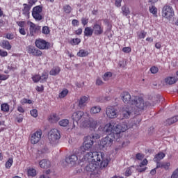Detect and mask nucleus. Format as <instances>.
Returning a JSON list of instances; mask_svg holds the SVG:
<instances>
[{"label":"nucleus","instance_id":"1","mask_svg":"<svg viewBox=\"0 0 178 178\" xmlns=\"http://www.w3.org/2000/svg\"><path fill=\"white\" fill-rule=\"evenodd\" d=\"M129 129L127 123L122 122L116 125H112L111 122L107 123L103 128V131L107 136L103 138L99 143L100 148L102 149L111 147L113 144L115 140H118L122 137V133H124Z\"/></svg>","mask_w":178,"mask_h":178},{"label":"nucleus","instance_id":"2","mask_svg":"<svg viewBox=\"0 0 178 178\" xmlns=\"http://www.w3.org/2000/svg\"><path fill=\"white\" fill-rule=\"evenodd\" d=\"M83 162H89L86 166L85 170L88 173H92L99 168L103 169L109 165V161L105 159V154L101 152H87L82 158Z\"/></svg>","mask_w":178,"mask_h":178},{"label":"nucleus","instance_id":"3","mask_svg":"<svg viewBox=\"0 0 178 178\" xmlns=\"http://www.w3.org/2000/svg\"><path fill=\"white\" fill-rule=\"evenodd\" d=\"M131 105L122 107L121 111L122 119H129L132 113L138 115H141L147 109V106H151V104L148 102H145L144 98L138 95L132 96Z\"/></svg>","mask_w":178,"mask_h":178},{"label":"nucleus","instance_id":"4","mask_svg":"<svg viewBox=\"0 0 178 178\" xmlns=\"http://www.w3.org/2000/svg\"><path fill=\"white\" fill-rule=\"evenodd\" d=\"M72 119L74 122L73 127H75L74 122L76 124L80 123L81 127L84 129H90V130H95L97 126H98V121L95 120L92 118H90V114L88 113H84L81 111L73 113Z\"/></svg>","mask_w":178,"mask_h":178},{"label":"nucleus","instance_id":"5","mask_svg":"<svg viewBox=\"0 0 178 178\" xmlns=\"http://www.w3.org/2000/svg\"><path fill=\"white\" fill-rule=\"evenodd\" d=\"M99 138H101V135L98 134H92L86 136L83 138V145L78 149V155L81 154L84 157L86 151H90L92 148V145H94V140H99Z\"/></svg>","mask_w":178,"mask_h":178},{"label":"nucleus","instance_id":"6","mask_svg":"<svg viewBox=\"0 0 178 178\" xmlns=\"http://www.w3.org/2000/svg\"><path fill=\"white\" fill-rule=\"evenodd\" d=\"M161 16L164 19H167V20H170V19L175 16V10H173V7L165 4L162 8Z\"/></svg>","mask_w":178,"mask_h":178},{"label":"nucleus","instance_id":"7","mask_svg":"<svg viewBox=\"0 0 178 178\" xmlns=\"http://www.w3.org/2000/svg\"><path fill=\"white\" fill-rule=\"evenodd\" d=\"M48 139L50 144H55L60 139V132L57 129H53L48 134Z\"/></svg>","mask_w":178,"mask_h":178},{"label":"nucleus","instance_id":"8","mask_svg":"<svg viewBox=\"0 0 178 178\" xmlns=\"http://www.w3.org/2000/svg\"><path fill=\"white\" fill-rule=\"evenodd\" d=\"M32 16L35 20H42V6H36L32 10Z\"/></svg>","mask_w":178,"mask_h":178},{"label":"nucleus","instance_id":"9","mask_svg":"<svg viewBox=\"0 0 178 178\" xmlns=\"http://www.w3.org/2000/svg\"><path fill=\"white\" fill-rule=\"evenodd\" d=\"M81 156H83V154H81V153L79 154V149H76L75 151H74L73 154H71L70 156H69L65 159V162L67 163H71V164L74 163L76 161H78L79 158H81Z\"/></svg>","mask_w":178,"mask_h":178},{"label":"nucleus","instance_id":"10","mask_svg":"<svg viewBox=\"0 0 178 178\" xmlns=\"http://www.w3.org/2000/svg\"><path fill=\"white\" fill-rule=\"evenodd\" d=\"M35 45L39 49H49L51 48V43L43 39H37L35 42Z\"/></svg>","mask_w":178,"mask_h":178},{"label":"nucleus","instance_id":"11","mask_svg":"<svg viewBox=\"0 0 178 178\" xmlns=\"http://www.w3.org/2000/svg\"><path fill=\"white\" fill-rule=\"evenodd\" d=\"M42 137V130L38 129L33 134H31V144H38Z\"/></svg>","mask_w":178,"mask_h":178},{"label":"nucleus","instance_id":"12","mask_svg":"<svg viewBox=\"0 0 178 178\" xmlns=\"http://www.w3.org/2000/svg\"><path fill=\"white\" fill-rule=\"evenodd\" d=\"M106 114L109 119L118 118V111H116V108L113 106H108L106 108Z\"/></svg>","mask_w":178,"mask_h":178},{"label":"nucleus","instance_id":"13","mask_svg":"<svg viewBox=\"0 0 178 178\" xmlns=\"http://www.w3.org/2000/svg\"><path fill=\"white\" fill-rule=\"evenodd\" d=\"M92 30L95 35H102L104 34V26L102 23L95 22L92 26Z\"/></svg>","mask_w":178,"mask_h":178},{"label":"nucleus","instance_id":"14","mask_svg":"<svg viewBox=\"0 0 178 178\" xmlns=\"http://www.w3.org/2000/svg\"><path fill=\"white\" fill-rule=\"evenodd\" d=\"M19 26L18 31L21 35H26L27 34L28 29H26L27 24L24 21H18L16 22Z\"/></svg>","mask_w":178,"mask_h":178},{"label":"nucleus","instance_id":"15","mask_svg":"<svg viewBox=\"0 0 178 178\" xmlns=\"http://www.w3.org/2000/svg\"><path fill=\"white\" fill-rule=\"evenodd\" d=\"M26 51L28 54H30L31 55H33V56H41L42 55V51L41 50L35 48L34 46H28L26 47Z\"/></svg>","mask_w":178,"mask_h":178},{"label":"nucleus","instance_id":"16","mask_svg":"<svg viewBox=\"0 0 178 178\" xmlns=\"http://www.w3.org/2000/svg\"><path fill=\"white\" fill-rule=\"evenodd\" d=\"M120 96L124 104H130V105H131V101L133 100V98H131V95H130L129 92H123Z\"/></svg>","mask_w":178,"mask_h":178},{"label":"nucleus","instance_id":"17","mask_svg":"<svg viewBox=\"0 0 178 178\" xmlns=\"http://www.w3.org/2000/svg\"><path fill=\"white\" fill-rule=\"evenodd\" d=\"M88 99H90V96H82L79 99L78 106L80 109H83L87 106V104H88Z\"/></svg>","mask_w":178,"mask_h":178},{"label":"nucleus","instance_id":"18","mask_svg":"<svg viewBox=\"0 0 178 178\" xmlns=\"http://www.w3.org/2000/svg\"><path fill=\"white\" fill-rule=\"evenodd\" d=\"M165 86H172L173 84H176L177 83V77L176 76H167L164 79V82Z\"/></svg>","mask_w":178,"mask_h":178},{"label":"nucleus","instance_id":"19","mask_svg":"<svg viewBox=\"0 0 178 178\" xmlns=\"http://www.w3.org/2000/svg\"><path fill=\"white\" fill-rule=\"evenodd\" d=\"M40 30H41V26H36L35 24L33 22L30 23L29 31L31 35H34L36 33H38Z\"/></svg>","mask_w":178,"mask_h":178},{"label":"nucleus","instance_id":"20","mask_svg":"<svg viewBox=\"0 0 178 178\" xmlns=\"http://www.w3.org/2000/svg\"><path fill=\"white\" fill-rule=\"evenodd\" d=\"M159 168H161V169H164L165 170H169V168H170V162L157 163L156 169Z\"/></svg>","mask_w":178,"mask_h":178},{"label":"nucleus","instance_id":"21","mask_svg":"<svg viewBox=\"0 0 178 178\" xmlns=\"http://www.w3.org/2000/svg\"><path fill=\"white\" fill-rule=\"evenodd\" d=\"M39 165L43 169H48V168H51V161L47 159H42L39 162Z\"/></svg>","mask_w":178,"mask_h":178},{"label":"nucleus","instance_id":"22","mask_svg":"<svg viewBox=\"0 0 178 178\" xmlns=\"http://www.w3.org/2000/svg\"><path fill=\"white\" fill-rule=\"evenodd\" d=\"M60 120V117L56 113H52L49 116V122L50 123H57Z\"/></svg>","mask_w":178,"mask_h":178},{"label":"nucleus","instance_id":"23","mask_svg":"<svg viewBox=\"0 0 178 178\" xmlns=\"http://www.w3.org/2000/svg\"><path fill=\"white\" fill-rule=\"evenodd\" d=\"M165 156H166V154H165V153L163 152H160L158 153L155 155L154 158V162H156V165L158 163H161V161H162V159H163V158H165Z\"/></svg>","mask_w":178,"mask_h":178},{"label":"nucleus","instance_id":"24","mask_svg":"<svg viewBox=\"0 0 178 178\" xmlns=\"http://www.w3.org/2000/svg\"><path fill=\"white\" fill-rule=\"evenodd\" d=\"M177 122H178V115H175L171 118L167 119L164 122V124H165V126H170L171 124H173Z\"/></svg>","mask_w":178,"mask_h":178},{"label":"nucleus","instance_id":"25","mask_svg":"<svg viewBox=\"0 0 178 178\" xmlns=\"http://www.w3.org/2000/svg\"><path fill=\"white\" fill-rule=\"evenodd\" d=\"M0 45L1 48H3V49H7L8 51H10V49H12V45L8 40H2Z\"/></svg>","mask_w":178,"mask_h":178},{"label":"nucleus","instance_id":"26","mask_svg":"<svg viewBox=\"0 0 178 178\" xmlns=\"http://www.w3.org/2000/svg\"><path fill=\"white\" fill-rule=\"evenodd\" d=\"M83 34L85 37H92V34H94V31L91 27L87 26L84 29Z\"/></svg>","mask_w":178,"mask_h":178},{"label":"nucleus","instance_id":"27","mask_svg":"<svg viewBox=\"0 0 178 178\" xmlns=\"http://www.w3.org/2000/svg\"><path fill=\"white\" fill-rule=\"evenodd\" d=\"M101 106H94L91 107L90 110V113L91 115H96V113H99L101 112Z\"/></svg>","mask_w":178,"mask_h":178},{"label":"nucleus","instance_id":"28","mask_svg":"<svg viewBox=\"0 0 178 178\" xmlns=\"http://www.w3.org/2000/svg\"><path fill=\"white\" fill-rule=\"evenodd\" d=\"M88 55H90L88 51L84 49H80L76 54V56H79V58H86V56H88Z\"/></svg>","mask_w":178,"mask_h":178},{"label":"nucleus","instance_id":"29","mask_svg":"<svg viewBox=\"0 0 178 178\" xmlns=\"http://www.w3.org/2000/svg\"><path fill=\"white\" fill-rule=\"evenodd\" d=\"M60 73V67H54L52 70L49 72V74L51 76H57Z\"/></svg>","mask_w":178,"mask_h":178},{"label":"nucleus","instance_id":"30","mask_svg":"<svg viewBox=\"0 0 178 178\" xmlns=\"http://www.w3.org/2000/svg\"><path fill=\"white\" fill-rule=\"evenodd\" d=\"M149 10L150 13H152L154 16V17H158V8H156L155 6H149Z\"/></svg>","mask_w":178,"mask_h":178},{"label":"nucleus","instance_id":"31","mask_svg":"<svg viewBox=\"0 0 178 178\" xmlns=\"http://www.w3.org/2000/svg\"><path fill=\"white\" fill-rule=\"evenodd\" d=\"M81 42V39L79 38H72L70 40L69 44L74 47V45H79Z\"/></svg>","mask_w":178,"mask_h":178},{"label":"nucleus","instance_id":"32","mask_svg":"<svg viewBox=\"0 0 178 178\" xmlns=\"http://www.w3.org/2000/svg\"><path fill=\"white\" fill-rule=\"evenodd\" d=\"M48 72H43L42 75L40 76V83H46L47 80H48Z\"/></svg>","mask_w":178,"mask_h":178},{"label":"nucleus","instance_id":"33","mask_svg":"<svg viewBox=\"0 0 178 178\" xmlns=\"http://www.w3.org/2000/svg\"><path fill=\"white\" fill-rule=\"evenodd\" d=\"M10 107L8 103H3L1 104V111L2 112H9Z\"/></svg>","mask_w":178,"mask_h":178},{"label":"nucleus","instance_id":"34","mask_svg":"<svg viewBox=\"0 0 178 178\" xmlns=\"http://www.w3.org/2000/svg\"><path fill=\"white\" fill-rule=\"evenodd\" d=\"M134 167H133V166H131V167H129V168H127L126 170H125V172H124V176L126 177H130V176H131V175H133V172H134V170H133V168H134Z\"/></svg>","mask_w":178,"mask_h":178},{"label":"nucleus","instance_id":"35","mask_svg":"<svg viewBox=\"0 0 178 178\" xmlns=\"http://www.w3.org/2000/svg\"><path fill=\"white\" fill-rule=\"evenodd\" d=\"M70 121L67 119H63L59 121L58 124L61 127H67L69 126Z\"/></svg>","mask_w":178,"mask_h":178},{"label":"nucleus","instance_id":"36","mask_svg":"<svg viewBox=\"0 0 178 178\" xmlns=\"http://www.w3.org/2000/svg\"><path fill=\"white\" fill-rule=\"evenodd\" d=\"M69 94V90L64 88L59 94H58V98L60 99L65 98L67 95Z\"/></svg>","mask_w":178,"mask_h":178},{"label":"nucleus","instance_id":"37","mask_svg":"<svg viewBox=\"0 0 178 178\" xmlns=\"http://www.w3.org/2000/svg\"><path fill=\"white\" fill-rule=\"evenodd\" d=\"M31 9V7L29 6V4L24 3V8L22 10L24 15H29L30 14V10Z\"/></svg>","mask_w":178,"mask_h":178},{"label":"nucleus","instance_id":"38","mask_svg":"<svg viewBox=\"0 0 178 178\" xmlns=\"http://www.w3.org/2000/svg\"><path fill=\"white\" fill-rule=\"evenodd\" d=\"M122 12L124 16H129V15H130V9H129L127 6H123L122 7Z\"/></svg>","mask_w":178,"mask_h":178},{"label":"nucleus","instance_id":"39","mask_svg":"<svg viewBox=\"0 0 178 178\" xmlns=\"http://www.w3.org/2000/svg\"><path fill=\"white\" fill-rule=\"evenodd\" d=\"M27 173L28 176H31V177L37 176V171L34 168L28 169Z\"/></svg>","mask_w":178,"mask_h":178},{"label":"nucleus","instance_id":"40","mask_svg":"<svg viewBox=\"0 0 178 178\" xmlns=\"http://www.w3.org/2000/svg\"><path fill=\"white\" fill-rule=\"evenodd\" d=\"M113 74L111 72H107L103 75V80L104 81H108L111 77H112Z\"/></svg>","mask_w":178,"mask_h":178},{"label":"nucleus","instance_id":"41","mask_svg":"<svg viewBox=\"0 0 178 178\" xmlns=\"http://www.w3.org/2000/svg\"><path fill=\"white\" fill-rule=\"evenodd\" d=\"M13 165V159L9 158L8 160L6 162V169H10Z\"/></svg>","mask_w":178,"mask_h":178},{"label":"nucleus","instance_id":"42","mask_svg":"<svg viewBox=\"0 0 178 178\" xmlns=\"http://www.w3.org/2000/svg\"><path fill=\"white\" fill-rule=\"evenodd\" d=\"M65 13H67V15H69L72 13V7L69 5H65L63 8Z\"/></svg>","mask_w":178,"mask_h":178},{"label":"nucleus","instance_id":"43","mask_svg":"<svg viewBox=\"0 0 178 178\" xmlns=\"http://www.w3.org/2000/svg\"><path fill=\"white\" fill-rule=\"evenodd\" d=\"M20 103L22 104V105H24L25 104H33V101H31V99L23 98L22 99H21Z\"/></svg>","mask_w":178,"mask_h":178},{"label":"nucleus","instance_id":"44","mask_svg":"<svg viewBox=\"0 0 178 178\" xmlns=\"http://www.w3.org/2000/svg\"><path fill=\"white\" fill-rule=\"evenodd\" d=\"M42 34H45L46 35L49 34L51 33V31L49 30V27L48 26H43L42 29Z\"/></svg>","mask_w":178,"mask_h":178},{"label":"nucleus","instance_id":"45","mask_svg":"<svg viewBox=\"0 0 178 178\" xmlns=\"http://www.w3.org/2000/svg\"><path fill=\"white\" fill-rule=\"evenodd\" d=\"M146 36H147V32L144 31H141L140 33L138 34V37L139 40H143V38H145Z\"/></svg>","mask_w":178,"mask_h":178},{"label":"nucleus","instance_id":"46","mask_svg":"<svg viewBox=\"0 0 178 178\" xmlns=\"http://www.w3.org/2000/svg\"><path fill=\"white\" fill-rule=\"evenodd\" d=\"M149 70L152 74H156V73L159 72V69L156 66H152Z\"/></svg>","mask_w":178,"mask_h":178},{"label":"nucleus","instance_id":"47","mask_svg":"<svg viewBox=\"0 0 178 178\" xmlns=\"http://www.w3.org/2000/svg\"><path fill=\"white\" fill-rule=\"evenodd\" d=\"M31 115L33 118H37L38 116V111L37 109H33L30 111Z\"/></svg>","mask_w":178,"mask_h":178},{"label":"nucleus","instance_id":"48","mask_svg":"<svg viewBox=\"0 0 178 178\" xmlns=\"http://www.w3.org/2000/svg\"><path fill=\"white\" fill-rule=\"evenodd\" d=\"M32 80L34 83H38V81H40V75L35 74L32 76Z\"/></svg>","mask_w":178,"mask_h":178},{"label":"nucleus","instance_id":"49","mask_svg":"<svg viewBox=\"0 0 178 178\" xmlns=\"http://www.w3.org/2000/svg\"><path fill=\"white\" fill-rule=\"evenodd\" d=\"M8 69L10 71L15 72V70L17 69V66H16V65L11 64L10 65L8 66Z\"/></svg>","mask_w":178,"mask_h":178},{"label":"nucleus","instance_id":"50","mask_svg":"<svg viewBox=\"0 0 178 178\" xmlns=\"http://www.w3.org/2000/svg\"><path fill=\"white\" fill-rule=\"evenodd\" d=\"M81 22L82 23V25L84 26H87V24H88V18L86 17H82L81 19Z\"/></svg>","mask_w":178,"mask_h":178},{"label":"nucleus","instance_id":"51","mask_svg":"<svg viewBox=\"0 0 178 178\" xmlns=\"http://www.w3.org/2000/svg\"><path fill=\"white\" fill-rule=\"evenodd\" d=\"M9 79V75L1 74H0V81H5V80H8Z\"/></svg>","mask_w":178,"mask_h":178},{"label":"nucleus","instance_id":"52","mask_svg":"<svg viewBox=\"0 0 178 178\" xmlns=\"http://www.w3.org/2000/svg\"><path fill=\"white\" fill-rule=\"evenodd\" d=\"M148 165V160L147 159H143V161L140 163L139 167L143 168V166H147Z\"/></svg>","mask_w":178,"mask_h":178},{"label":"nucleus","instance_id":"53","mask_svg":"<svg viewBox=\"0 0 178 178\" xmlns=\"http://www.w3.org/2000/svg\"><path fill=\"white\" fill-rule=\"evenodd\" d=\"M72 26H74V27H77V26H80V22H79V20H77V19H73L72 21Z\"/></svg>","mask_w":178,"mask_h":178},{"label":"nucleus","instance_id":"54","mask_svg":"<svg viewBox=\"0 0 178 178\" xmlns=\"http://www.w3.org/2000/svg\"><path fill=\"white\" fill-rule=\"evenodd\" d=\"M136 159H138V161H143V159L144 158V154L141 153H138L136 155Z\"/></svg>","mask_w":178,"mask_h":178},{"label":"nucleus","instance_id":"55","mask_svg":"<svg viewBox=\"0 0 178 178\" xmlns=\"http://www.w3.org/2000/svg\"><path fill=\"white\" fill-rule=\"evenodd\" d=\"M0 56H1L2 58H5V57L8 56V51L1 49L0 50Z\"/></svg>","mask_w":178,"mask_h":178},{"label":"nucleus","instance_id":"56","mask_svg":"<svg viewBox=\"0 0 178 178\" xmlns=\"http://www.w3.org/2000/svg\"><path fill=\"white\" fill-rule=\"evenodd\" d=\"M122 51L124 52V54H130V52H131V48L129 47H123Z\"/></svg>","mask_w":178,"mask_h":178},{"label":"nucleus","instance_id":"57","mask_svg":"<svg viewBox=\"0 0 178 178\" xmlns=\"http://www.w3.org/2000/svg\"><path fill=\"white\" fill-rule=\"evenodd\" d=\"M6 38H7V40H13V38H15V35L13 33H7L6 35Z\"/></svg>","mask_w":178,"mask_h":178},{"label":"nucleus","instance_id":"58","mask_svg":"<svg viewBox=\"0 0 178 178\" xmlns=\"http://www.w3.org/2000/svg\"><path fill=\"white\" fill-rule=\"evenodd\" d=\"M38 1V0H29V6H30L31 8H32V6L33 5H35V3Z\"/></svg>","mask_w":178,"mask_h":178},{"label":"nucleus","instance_id":"59","mask_svg":"<svg viewBox=\"0 0 178 178\" xmlns=\"http://www.w3.org/2000/svg\"><path fill=\"white\" fill-rule=\"evenodd\" d=\"M83 33V29L81 28H79L76 31H75V34L76 35H81Z\"/></svg>","mask_w":178,"mask_h":178},{"label":"nucleus","instance_id":"60","mask_svg":"<svg viewBox=\"0 0 178 178\" xmlns=\"http://www.w3.org/2000/svg\"><path fill=\"white\" fill-rule=\"evenodd\" d=\"M36 91L38 92H42V91H44V86L42 85L41 86H37Z\"/></svg>","mask_w":178,"mask_h":178},{"label":"nucleus","instance_id":"61","mask_svg":"<svg viewBox=\"0 0 178 178\" xmlns=\"http://www.w3.org/2000/svg\"><path fill=\"white\" fill-rule=\"evenodd\" d=\"M102 84H104V81H102L101 79L98 78L96 80V86H102Z\"/></svg>","mask_w":178,"mask_h":178},{"label":"nucleus","instance_id":"62","mask_svg":"<svg viewBox=\"0 0 178 178\" xmlns=\"http://www.w3.org/2000/svg\"><path fill=\"white\" fill-rule=\"evenodd\" d=\"M115 5L117 8H120V6H122V0H115Z\"/></svg>","mask_w":178,"mask_h":178},{"label":"nucleus","instance_id":"63","mask_svg":"<svg viewBox=\"0 0 178 178\" xmlns=\"http://www.w3.org/2000/svg\"><path fill=\"white\" fill-rule=\"evenodd\" d=\"M17 109L20 113H24V108H23L21 106H18Z\"/></svg>","mask_w":178,"mask_h":178},{"label":"nucleus","instance_id":"64","mask_svg":"<svg viewBox=\"0 0 178 178\" xmlns=\"http://www.w3.org/2000/svg\"><path fill=\"white\" fill-rule=\"evenodd\" d=\"M161 47L162 46L161 45V42H156L155 44V48H156V49H161Z\"/></svg>","mask_w":178,"mask_h":178}]
</instances>
